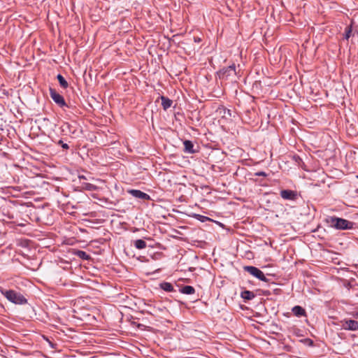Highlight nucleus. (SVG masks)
I'll return each mask as SVG.
<instances>
[{"instance_id":"26","label":"nucleus","mask_w":358,"mask_h":358,"mask_svg":"<svg viewBox=\"0 0 358 358\" xmlns=\"http://www.w3.org/2000/svg\"><path fill=\"white\" fill-rule=\"evenodd\" d=\"M357 192L358 193V189H357Z\"/></svg>"},{"instance_id":"6","label":"nucleus","mask_w":358,"mask_h":358,"mask_svg":"<svg viewBox=\"0 0 358 358\" xmlns=\"http://www.w3.org/2000/svg\"><path fill=\"white\" fill-rule=\"evenodd\" d=\"M341 327L345 330L357 331L358 321L352 319H345L341 321Z\"/></svg>"},{"instance_id":"2","label":"nucleus","mask_w":358,"mask_h":358,"mask_svg":"<svg viewBox=\"0 0 358 358\" xmlns=\"http://www.w3.org/2000/svg\"><path fill=\"white\" fill-rule=\"evenodd\" d=\"M236 74H237V73L236 71L235 64H232L231 65H230L227 67H224L217 72V75H218L220 79H222V80L231 79V81L236 77Z\"/></svg>"},{"instance_id":"4","label":"nucleus","mask_w":358,"mask_h":358,"mask_svg":"<svg viewBox=\"0 0 358 358\" xmlns=\"http://www.w3.org/2000/svg\"><path fill=\"white\" fill-rule=\"evenodd\" d=\"M243 270L262 281L268 282V280L264 275V273L259 268L255 266H245L243 267Z\"/></svg>"},{"instance_id":"15","label":"nucleus","mask_w":358,"mask_h":358,"mask_svg":"<svg viewBox=\"0 0 358 358\" xmlns=\"http://www.w3.org/2000/svg\"><path fill=\"white\" fill-rule=\"evenodd\" d=\"M180 292L182 294L189 295L195 293V289L192 286L185 285L180 289Z\"/></svg>"},{"instance_id":"18","label":"nucleus","mask_w":358,"mask_h":358,"mask_svg":"<svg viewBox=\"0 0 358 358\" xmlns=\"http://www.w3.org/2000/svg\"><path fill=\"white\" fill-rule=\"evenodd\" d=\"M134 246L139 250H142L146 248L147 245L145 241L142 239H138L134 242Z\"/></svg>"},{"instance_id":"9","label":"nucleus","mask_w":358,"mask_h":358,"mask_svg":"<svg viewBox=\"0 0 358 358\" xmlns=\"http://www.w3.org/2000/svg\"><path fill=\"white\" fill-rule=\"evenodd\" d=\"M183 145H184L183 150L185 152L189 153V154H194V153L196 152V150H194V145L191 141L185 140L183 142Z\"/></svg>"},{"instance_id":"12","label":"nucleus","mask_w":358,"mask_h":358,"mask_svg":"<svg viewBox=\"0 0 358 358\" xmlns=\"http://www.w3.org/2000/svg\"><path fill=\"white\" fill-rule=\"evenodd\" d=\"M161 100H162V106L164 110H167L168 108H169L173 103L172 100H171L170 99H169L166 96H162Z\"/></svg>"},{"instance_id":"19","label":"nucleus","mask_w":358,"mask_h":358,"mask_svg":"<svg viewBox=\"0 0 358 358\" xmlns=\"http://www.w3.org/2000/svg\"><path fill=\"white\" fill-rule=\"evenodd\" d=\"M293 159L298 164L299 166L303 167V165H304L302 159L299 155H294Z\"/></svg>"},{"instance_id":"13","label":"nucleus","mask_w":358,"mask_h":358,"mask_svg":"<svg viewBox=\"0 0 358 358\" xmlns=\"http://www.w3.org/2000/svg\"><path fill=\"white\" fill-rule=\"evenodd\" d=\"M241 296L244 300L249 301L253 299L255 297V294L251 291L245 290L241 293Z\"/></svg>"},{"instance_id":"3","label":"nucleus","mask_w":358,"mask_h":358,"mask_svg":"<svg viewBox=\"0 0 358 358\" xmlns=\"http://www.w3.org/2000/svg\"><path fill=\"white\" fill-rule=\"evenodd\" d=\"M331 226L337 229H348L352 227L353 223L343 219L335 217H330V220L329 221Z\"/></svg>"},{"instance_id":"17","label":"nucleus","mask_w":358,"mask_h":358,"mask_svg":"<svg viewBox=\"0 0 358 358\" xmlns=\"http://www.w3.org/2000/svg\"><path fill=\"white\" fill-rule=\"evenodd\" d=\"M57 78L58 80V82L60 85V86L66 89L69 86L68 82L65 80V78L61 75L58 74L57 76Z\"/></svg>"},{"instance_id":"10","label":"nucleus","mask_w":358,"mask_h":358,"mask_svg":"<svg viewBox=\"0 0 358 358\" xmlns=\"http://www.w3.org/2000/svg\"><path fill=\"white\" fill-rule=\"evenodd\" d=\"M292 311L296 317L306 316V312L303 308L300 306H295L292 308Z\"/></svg>"},{"instance_id":"8","label":"nucleus","mask_w":358,"mask_h":358,"mask_svg":"<svg viewBox=\"0 0 358 358\" xmlns=\"http://www.w3.org/2000/svg\"><path fill=\"white\" fill-rule=\"evenodd\" d=\"M128 192L135 198L141 199L144 201H148L150 199V196L149 194L143 192L142 191L138 189H129Z\"/></svg>"},{"instance_id":"5","label":"nucleus","mask_w":358,"mask_h":358,"mask_svg":"<svg viewBox=\"0 0 358 358\" xmlns=\"http://www.w3.org/2000/svg\"><path fill=\"white\" fill-rule=\"evenodd\" d=\"M50 95L52 99L60 107L66 106V104L64 97L60 95L55 89L50 88Z\"/></svg>"},{"instance_id":"22","label":"nucleus","mask_w":358,"mask_h":358,"mask_svg":"<svg viewBox=\"0 0 358 358\" xmlns=\"http://www.w3.org/2000/svg\"><path fill=\"white\" fill-rule=\"evenodd\" d=\"M255 176L266 177L268 176V174L264 171H258V172L255 173Z\"/></svg>"},{"instance_id":"20","label":"nucleus","mask_w":358,"mask_h":358,"mask_svg":"<svg viewBox=\"0 0 358 358\" xmlns=\"http://www.w3.org/2000/svg\"><path fill=\"white\" fill-rule=\"evenodd\" d=\"M57 143L58 145H61L63 149L68 150L69 148V145L66 143H64L62 140H59Z\"/></svg>"},{"instance_id":"21","label":"nucleus","mask_w":358,"mask_h":358,"mask_svg":"<svg viewBox=\"0 0 358 358\" xmlns=\"http://www.w3.org/2000/svg\"><path fill=\"white\" fill-rule=\"evenodd\" d=\"M351 36V29L350 27H347L346 29H345V39H348Z\"/></svg>"},{"instance_id":"27","label":"nucleus","mask_w":358,"mask_h":358,"mask_svg":"<svg viewBox=\"0 0 358 358\" xmlns=\"http://www.w3.org/2000/svg\"><path fill=\"white\" fill-rule=\"evenodd\" d=\"M357 178H358V176H357Z\"/></svg>"},{"instance_id":"14","label":"nucleus","mask_w":358,"mask_h":358,"mask_svg":"<svg viewBox=\"0 0 358 358\" xmlns=\"http://www.w3.org/2000/svg\"><path fill=\"white\" fill-rule=\"evenodd\" d=\"M80 187L82 189L87 191H96L98 189L97 186L95 185L85 182H81Z\"/></svg>"},{"instance_id":"1","label":"nucleus","mask_w":358,"mask_h":358,"mask_svg":"<svg viewBox=\"0 0 358 358\" xmlns=\"http://www.w3.org/2000/svg\"><path fill=\"white\" fill-rule=\"evenodd\" d=\"M1 293L9 301L13 303L24 304L27 302V300L22 294L14 290H2Z\"/></svg>"},{"instance_id":"24","label":"nucleus","mask_w":358,"mask_h":358,"mask_svg":"<svg viewBox=\"0 0 358 358\" xmlns=\"http://www.w3.org/2000/svg\"><path fill=\"white\" fill-rule=\"evenodd\" d=\"M78 178L80 180H86L87 179L86 177L85 176H83V175L78 176Z\"/></svg>"},{"instance_id":"7","label":"nucleus","mask_w":358,"mask_h":358,"mask_svg":"<svg viewBox=\"0 0 358 358\" xmlns=\"http://www.w3.org/2000/svg\"><path fill=\"white\" fill-rule=\"evenodd\" d=\"M280 194L285 200L296 201L298 198L297 192L291 189H282L280 191Z\"/></svg>"},{"instance_id":"16","label":"nucleus","mask_w":358,"mask_h":358,"mask_svg":"<svg viewBox=\"0 0 358 358\" xmlns=\"http://www.w3.org/2000/svg\"><path fill=\"white\" fill-rule=\"evenodd\" d=\"M159 286H160L161 289H162L163 290H164L166 292H171L174 291V287H173V285L170 282H163L160 283Z\"/></svg>"},{"instance_id":"11","label":"nucleus","mask_w":358,"mask_h":358,"mask_svg":"<svg viewBox=\"0 0 358 358\" xmlns=\"http://www.w3.org/2000/svg\"><path fill=\"white\" fill-rule=\"evenodd\" d=\"M73 254L83 260H90L91 257L86 252L80 250H73Z\"/></svg>"},{"instance_id":"23","label":"nucleus","mask_w":358,"mask_h":358,"mask_svg":"<svg viewBox=\"0 0 358 358\" xmlns=\"http://www.w3.org/2000/svg\"><path fill=\"white\" fill-rule=\"evenodd\" d=\"M306 341L307 343H308V345H313V341H312V340H310V339H306Z\"/></svg>"},{"instance_id":"25","label":"nucleus","mask_w":358,"mask_h":358,"mask_svg":"<svg viewBox=\"0 0 358 358\" xmlns=\"http://www.w3.org/2000/svg\"><path fill=\"white\" fill-rule=\"evenodd\" d=\"M196 216H199V217H202V218H203V219H204V218H205V219H208V217H204V216H202V215H196Z\"/></svg>"}]
</instances>
